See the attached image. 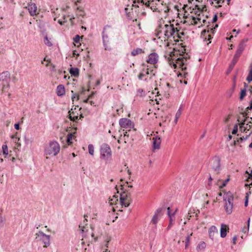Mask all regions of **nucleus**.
I'll use <instances>...</instances> for the list:
<instances>
[{
    "instance_id": "obj_45",
    "label": "nucleus",
    "mask_w": 252,
    "mask_h": 252,
    "mask_svg": "<svg viewBox=\"0 0 252 252\" xmlns=\"http://www.w3.org/2000/svg\"><path fill=\"white\" fill-rule=\"evenodd\" d=\"M229 181V178H227L224 181H223L222 185L221 186V188L225 187Z\"/></svg>"
},
{
    "instance_id": "obj_2",
    "label": "nucleus",
    "mask_w": 252,
    "mask_h": 252,
    "mask_svg": "<svg viewBox=\"0 0 252 252\" xmlns=\"http://www.w3.org/2000/svg\"><path fill=\"white\" fill-rule=\"evenodd\" d=\"M188 59L187 57H180L176 60L175 62L173 61H169V64L171 66L173 65L174 68H176L177 66L181 68L182 71L184 73L185 76L188 74V72H185L187 69Z\"/></svg>"
},
{
    "instance_id": "obj_43",
    "label": "nucleus",
    "mask_w": 252,
    "mask_h": 252,
    "mask_svg": "<svg viewBox=\"0 0 252 252\" xmlns=\"http://www.w3.org/2000/svg\"><path fill=\"white\" fill-rule=\"evenodd\" d=\"M63 20H61V19H59L58 20V22L59 24H60L61 25H63L64 23V22H65V18L64 16H63Z\"/></svg>"
},
{
    "instance_id": "obj_63",
    "label": "nucleus",
    "mask_w": 252,
    "mask_h": 252,
    "mask_svg": "<svg viewBox=\"0 0 252 252\" xmlns=\"http://www.w3.org/2000/svg\"><path fill=\"white\" fill-rule=\"evenodd\" d=\"M76 98V95L75 94H74L72 96V101H74V99Z\"/></svg>"
},
{
    "instance_id": "obj_17",
    "label": "nucleus",
    "mask_w": 252,
    "mask_h": 252,
    "mask_svg": "<svg viewBox=\"0 0 252 252\" xmlns=\"http://www.w3.org/2000/svg\"><path fill=\"white\" fill-rule=\"evenodd\" d=\"M228 227L226 224H222L220 228V237L224 238L227 235Z\"/></svg>"
},
{
    "instance_id": "obj_56",
    "label": "nucleus",
    "mask_w": 252,
    "mask_h": 252,
    "mask_svg": "<svg viewBox=\"0 0 252 252\" xmlns=\"http://www.w3.org/2000/svg\"><path fill=\"white\" fill-rule=\"evenodd\" d=\"M17 132H16L15 133V134L12 135L11 137V138L12 139H15V140H17V138H18V137H17Z\"/></svg>"
},
{
    "instance_id": "obj_16",
    "label": "nucleus",
    "mask_w": 252,
    "mask_h": 252,
    "mask_svg": "<svg viewBox=\"0 0 252 252\" xmlns=\"http://www.w3.org/2000/svg\"><path fill=\"white\" fill-rule=\"evenodd\" d=\"M153 147L154 149H158L160 148L161 140L159 137L157 136L153 138Z\"/></svg>"
},
{
    "instance_id": "obj_19",
    "label": "nucleus",
    "mask_w": 252,
    "mask_h": 252,
    "mask_svg": "<svg viewBox=\"0 0 252 252\" xmlns=\"http://www.w3.org/2000/svg\"><path fill=\"white\" fill-rule=\"evenodd\" d=\"M117 202H118V196L117 195L115 194L112 197L109 198V203L111 205L117 204Z\"/></svg>"
},
{
    "instance_id": "obj_44",
    "label": "nucleus",
    "mask_w": 252,
    "mask_h": 252,
    "mask_svg": "<svg viewBox=\"0 0 252 252\" xmlns=\"http://www.w3.org/2000/svg\"><path fill=\"white\" fill-rule=\"evenodd\" d=\"M248 198H249V194H248V193H247V195L245 197V207H247L248 206Z\"/></svg>"
},
{
    "instance_id": "obj_8",
    "label": "nucleus",
    "mask_w": 252,
    "mask_h": 252,
    "mask_svg": "<svg viewBox=\"0 0 252 252\" xmlns=\"http://www.w3.org/2000/svg\"><path fill=\"white\" fill-rule=\"evenodd\" d=\"M164 35L167 38H169L173 35L174 38H175V36L174 35V34L176 33L177 28H175L173 24H165L164 25Z\"/></svg>"
},
{
    "instance_id": "obj_41",
    "label": "nucleus",
    "mask_w": 252,
    "mask_h": 252,
    "mask_svg": "<svg viewBox=\"0 0 252 252\" xmlns=\"http://www.w3.org/2000/svg\"><path fill=\"white\" fill-rule=\"evenodd\" d=\"M20 140V138H18L17 140H15V142L16 143V145L17 146V149L19 147H20L21 146V143L19 142Z\"/></svg>"
},
{
    "instance_id": "obj_60",
    "label": "nucleus",
    "mask_w": 252,
    "mask_h": 252,
    "mask_svg": "<svg viewBox=\"0 0 252 252\" xmlns=\"http://www.w3.org/2000/svg\"><path fill=\"white\" fill-rule=\"evenodd\" d=\"M252 122L251 121H250V122H248L247 125L249 126L250 128H251V127L252 126Z\"/></svg>"
},
{
    "instance_id": "obj_30",
    "label": "nucleus",
    "mask_w": 252,
    "mask_h": 252,
    "mask_svg": "<svg viewBox=\"0 0 252 252\" xmlns=\"http://www.w3.org/2000/svg\"><path fill=\"white\" fill-rule=\"evenodd\" d=\"M89 153L90 155L93 156L94 153V147L92 144H90L88 146Z\"/></svg>"
},
{
    "instance_id": "obj_32",
    "label": "nucleus",
    "mask_w": 252,
    "mask_h": 252,
    "mask_svg": "<svg viewBox=\"0 0 252 252\" xmlns=\"http://www.w3.org/2000/svg\"><path fill=\"white\" fill-rule=\"evenodd\" d=\"M192 233H190L189 235H188L186 237V249L187 248V247H188V246L189 245V241H190V236L192 235Z\"/></svg>"
},
{
    "instance_id": "obj_59",
    "label": "nucleus",
    "mask_w": 252,
    "mask_h": 252,
    "mask_svg": "<svg viewBox=\"0 0 252 252\" xmlns=\"http://www.w3.org/2000/svg\"><path fill=\"white\" fill-rule=\"evenodd\" d=\"M193 212L191 211V215H193V214H195V216H197L198 213H199V211L197 210L196 212H194V210H193Z\"/></svg>"
},
{
    "instance_id": "obj_64",
    "label": "nucleus",
    "mask_w": 252,
    "mask_h": 252,
    "mask_svg": "<svg viewBox=\"0 0 252 252\" xmlns=\"http://www.w3.org/2000/svg\"><path fill=\"white\" fill-rule=\"evenodd\" d=\"M249 91H250V93H251V94H252V86H251V87H250V89H249Z\"/></svg>"
},
{
    "instance_id": "obj_21",
    "label": "nucleus",
    "mask_w": 252,
    "mask_h": 252,
    "mask_svg": "<svg viewBox=\"0 0 252 252\" xmlns=\"http://www.w3.org/2000/svg\"><path fill=\"white\" fill-rule=\"evenodd\" d=\"M70 73L75 77L79 75V69L77 68H71L70 69Z\"/></svg>"
},
{
    "instance_id": "obj_61",
    "label": "nucleus",
    "mask_w": 252,
    "mask_h": 252,
    "mask_svg": "<svg viewBox=\"0 0 252 252\" xmlns=\"http://www.w3.org/2000/svg\"><path fill=\"white\" fill-rule=\"evenodd\" d=\"M247 137H246V138H244V137H240L239 138V139H238L239 140V142L240 141V142H242L244 140L246 139Z\"/></svg>"
},
{
    "instance_id": "obj_25",
    "label": "nucleus",
    "mask_w": 252,
    "mask_h": 252,
    "mask_svg": "<svg viewBox=\"0 0 252 252\" xmlns=\"http://www.w3.org/2000/svg\"><path fill=\"white\" fill-rule=\"evenodd\" d=\"M182 109L181 107H180L178 109V110L177 111V112H176V115H175V124L177 123L178 119L181 116V115L182 114Z\"/></svg>"
},
{
    "instance_id": "obj_28",
    "label": "nucleus",
    "mask_w": 252,
    "mask_h": 252,
    "mask_svg": "<svg viewBox=\"0 0 252 252\" xmlns=\"http://www.w3.org/2000/svg\"><path fill=\"white\" fill-rule=\"evenodd\" d=\"M126 14V16L129 19H131V17L130 16V10H132V8H131L130 9L128 8V7H126L125 9Z\"/></svg>"
},
{
    "instance_id": "obj_40",
    "label": "nucleus",
    "mask_w": 252,
    "mask_h": 252,
    "mask_svg": "<svg viewBox=\"0 0 252 252\" xmlns=\"http://www.w3.org/2000/svg\"><path fill=\"white\" fill-rule=\"evenodd\" d=\"M237 131H238V126H237V125H235L234 126L233 130L232 131V134H235L237 132Z\"/></svg>"
},
{
    "instance_id": "obj_14",
    "label": "nucleus",
    "mask_w": 252,
    "mask_h": 252,
    "mask_svg": "<svg viewBox=\"0 0 252 252\" xmlns=\"http://www.w3.org/2000/svg\"><path fill=\"white\" fill-rule=\"evenodd\" d=\"M158 58L157 54L155 53H152L149 56L147 62L149 63L155 64L158 62Z\"/></svg>"
},
{
    "instance_id": "obj_54",
    "label": "nucleus",
    "mask_w": 252,
    "mask_h": 252,
    "mask_svg": "<svg viewBox=\"0 0 252 252\" xmlns=\"http://www.w3.org/2000/svg\"><path fill=\"white\" fill-rule=\"evenodd\" d=\"M79 228H80V230H81L82 232L83 233V232L85 231V227L83 226H82L81 225H79Z\"/></svg>"
},
{
    "instance_id": "obj_4",
    "label": "nucleus",
    "mask_w": 252,
    "mask_h": 252,
    "mask_svg": "<svg viewBox=\"0 0 252 252\" xmlns=\"http://www.w3.org/2000/svg\"><path fill=\"white\" fill-rule=\"evenodd\" d=\"M100 158L105 160H109L111 157L112 152L110 147L106 144H103L100 149Z\"/></svg>"
},
{
    "instance_id": "obj_10",
    "label": "nucleus",
    "mask_w": 252,
    "mask_h": 252,
    "mask_svg": "<svg viewBox=\"0 0 252 252\" xmlns=\"http://www.w3.org/2000/svg\"><path fill=\"white\" fill-rule=\"evenodd\" d=\"M119 124L121 127L128 129V131L133 127V125L131 121L127 118L121 119L119 121Z\"/></svg>"
},
{
    "instance_id": "obj_24",
    "label": "nucleus",
    "mask_w": 252,
    "mask_h": 252,
    "mask_svg": "<svg viewBox=\"0 0 252 252\" xmlns=\"http://www.w3.org/2000/svg\"><path fill=\"white\" fill-rule=\"evenodd\" d=\"M245 42V41L244 40H243L241 42V43H239L237 50L242 53L243 52L245 48V45L244 44Z\"/></svg>"
},
{
    "instance_id": "obj_20",
    "label": "nucleus",
    "mask_w": 252,
    "mask_h": 252,
    "mask_svg": "<svg viewBox=\"0 0 252 252\" xmlns=\"http://www.w3.org/2000/svg\"><path fill=\"white\" fill-rule=\"evenodd\" d=\"M144 53L143 50L141 48H137L135 49H134L131 53V55L132 56H135L138 54H140Z\"/></svg>"
},
{
    "instance_id": "obj_5",
    "label": "nucleus",
    "mask_w": 252,
    "mask_h": 252,
    "mask_svg": "<svg viewBox=\"0 0 252 252\" xmlns=\"http://www.w3.org/2000/svg\"><path fill=\"white\" fill-rule=\"evenodd\" d=\"M0 80L2 83V91L3 92L5 88H9L10 87V73L7 71L0 73Z\"/></svg>"
},
{
    "instance_id": "obj_31",
    "label": "nucleus",
    "mask_w": 252,
    "mask_h": 252,
    "mask_svg": "<svg viewBox=\"0 0 252 252\" xmlns=\"http://www.w3.org/2000/svg\"><path fill=\"white\" fill-rule=\"evenodd\" d=\"M111 237L110 236H107L106 237L104 241L105 242V246L106 248H108L109 243L111 241Z\"/></svg>"
},
{
    "instance_id": "obj_52",
    "label": "nucleus",
    "mask_w": 252,
    "mask_h": 252,
    "mask_svg": "<svg viewBox=\"0 0 252 252\" xmlns=\"http://www.w3.org/2000/svg\"><path fill=\"white\" fill-rule=\"evenodd\" d=\"M237 239V237L236 236H234L232 239L233 243L234 245L236 244V241Z\"/></svg>"
},
{
    "instance_id": "obj_57",
    "label": "nucleus",
    "mask_w": 252,
    "mask_h": 252,
    "mask_svg": "<svg viewBox=\"0 0 252 252\" xmlns=\"http://www.w3.org/2000/svg\"><path fill=\"white\" fill-rule=\"evenodd\" d=\"M249 118V117H246V118L245 119L244 121L243 122H242L241 124H240V126H242L243 125H244L245 124V122L247 121L248 120V119Z\"/></svg>"
},
{
    "instance_id": "obj_46",
    "label": "nucleus",
    "mask_w": 252,
    "mask_h": 252,
    "mask_svg": "<svg viewBox=\"0 0 252 252\" xmlns=\"http://www.w3.org/2000/svg\"><path fill=\"white\" fill-rule=\"evenodd\" d=\"M145 76V74H144L143 73H140L139 74V75H138V79H139V80H141V79H142V78H143V77H144Z\"/></svg>"
},
{
    "instance_id": "obj_29",
    "label": "nucleus",
    "mask_w": 252,
    "mask_h": 252,
    "mask_svg": "<svg viewBox=\"0 0 252 252\" xmlns=\"http://www.w3.org/2000/svg\"><path fill=\"white\" fill-rule=\"evenodd\" d=\"M44 43L45 44L49 46V47H51L52 46V42L50 41V40L48 39V37L46 36L44 38Z\"/></svg>"
},
{
    "instance_id": "obj_33",
    "label": "nucleus",
    "mask_w": 252,
    "mask_h": 252,
    "mask_svg": "<svg viewBox=\"0 0 252 252\" xmlns=\"http://www.w3.org/2000/svg\"><path fill=\"white\" fill-rule=\"evenodd\" d=\"M3 154L5 155H8V148L6 145H3L2 147Z\"/></svg>"
},
{
    "instance_id": "obj_37",
    "label": "nucleus",
    "mask_w": 252,
    "mask_h": 252,
    "mask_svg": "<svg viewBox=\"0 0 252 252\" xmlns=\"http://www.w3.org/2000/svg\"><path fill=\"white\" fill-rule=\"evenodd\" d=\"M176 33L177 37L178 38H181V35H183L184 34V32H180L179 31V30H178L177 29H176Z\"/></svg>"
},
{
    "instance_id": "obj_62",
    "label": "nucleus",
    "mask_w": 252,
    "mask_h": 252,
    "mask_svg": "<svg viewBox=\"0 0 252 252\" xmlns=\"http://www.w3.org/2000/svg\"><path fill=\"white\" fill-rule=\"evenodd\" d=\"M127 169V172L128 175L130 176L131 174V172L130 171L129 169L128 168V167H126Z\"/></svg>"
},
{
    "instance_id": "obj_12",
    "label": "nucleus",
    "mask_w": 252,
    "mask_h": 252,
    "mask_svg": "<svg viewBox=\"0 0 252 252\" xmlns=\"http://www.w3.org/2000/svg\"><path fill=\"white\" fill-rule=\"evenodd\" d=\"M27 8L31 15L33 16L36 15L37 7L35 3L32 2H30L28 5Z\"/></svg>"
},
{
    "instance_id": "obj_13",
    "label": "nucleus",
    "mask_w": 252,
    "mask_h": 252,
    "mask_svg": "<svg viewBox=\"0 0 252 252\" xmlns=\"http://www.w3.org/2000/svg\"><path fill=\"white\" fill-rule=\"evenodd\" d=\"M162 208H158L155 212L154 216L152 220V222L154 224H156L158 220V219L162 215Z\"/></svg>"
},
{
    "instance_id": "obj_22",
    "label": "nucleus",
    "mask_w": 252,
    "mask_h": 252,
    "mask_svg": "<svg viewBox=\"0 0 252 252\" xmlns=\"http://www.w3.org/2000/svg\"><path fill=\"white\" fill-rule=\"evenodd\" d=\"M248 86L246 83H245V88L241 90L240 96V99L242 100L246 95V87Z\"/></svg>"
},
{
    "instance_id": "obj_49",
    "label": "nucleus",
    "mask_w": 252,
    "mask_h": 252,
    "mask_svg": "<svg viewBox=\"0 0 252 252\" xmlns=\"http://www.w3.org/2000/svg\"><path fill=\"white\" fill-rule=\"evenodd\" d=\"M247 110H252V100L250 102V105L249 106H248L247 108H246Z\"/></svg>"
},
{
    "instance_id": "obj_26",
    "label": "nucleus",
    "mask_w": 252,
    "mask_h": 252,
    "mask_svg": "<svg viewBox=\"0 0 252 252\" xmlns=\"http://www.w3.org/2000/svg\"><path fill=\"white\" fill-rule=\"evenodd\" d=\"M250 72L248 74V76L247 77V80L249 82H250L251 81H252V65L250 66Z\"/></svg>"
},
{
    "instance_id": "obj_55",
    "label": "nucleus",
    "mask_w": 252,
    "mask_h": 252,
    "mask_svg": "<svg viewBox=\"0 0 252 252\" xmlns=\"http://www.w3.org/2000/svg\"><path fill=\"white\" fill-rule=\"evenodd\" d=\"M167 215H168V217L172 215V214L170 212V207L167 208Z\"/></svg>"
},
{
    "instance_id": "obj_50",
    "label": "nucleus",
    "mask_w": 252,
    "mask_h": 252,
    "mask_svg": "<svg viewBox=\"0 0 252 252\" xmlns=\"http://www.w3.org/2000/svg\"><path fill=\"white\" fill-rule=\"evenodd\" d=\"M193 216V215H191V210H190L189 212V213H188V216L187 217L188 219L189 220L190 219V218L192 217Z\"/></svg>"
},
{
    "instance_id": "obj_23",
    "label": "nucleus",
    "mask_w": 252,
    "mask_h": 252,
    "mask_svg": "<svg viewBox=\"0 0 252 252\" xmlns=\"http://www.w3.org/2000/svg\"><path fill=\"white\" fill-rule=\"evenodd\" d=\"M176 211H177V210H176L173 213H172L171 216H169V223H170V225H173V224L174 223V222L175 220V218L174 216H175V213Z\"/></svg>"
},
{
    "instance_id": "obj_47",
    "label": "nucleus",
    "mask_w": 252,
    "mask_h": 252,
    "mask_svg": "<svg viewBox=\"0 0 252 252\" xmlns=\"http://www.w3.org/2000/svg\"><path fill=\"white\" fill-rule=\"evenodd\" d=\"M250 219L248 220V226H247V228H244L243 229V231L246 233V230H245V229H246L247 231H248L249 229V226H250Z\"/></svg>"
},
{
    "instance_id": "obj_3",
    "label": "nucleus",
    "mask_w": 252,
    "mask_h": 252,
    "mask_svg": "<svg viewBox=\"0 0 252 252\" xmlns=\"http://www.w3.org/2000/svg\"><path fill=\"white\" fill-rule=\"evenodd\" d=\"M35 240L43 243L44 248H47L50 245V236L44 234L41 231H39L35 233Z\"/></svg>"
},
{
    "instance_id": "obj_39",
    "label": "nucleus",
    "mask_w": 252,
    "mask_h": 252,
    "mask_svg": "<svg viewBox=\"0 0 252 252\" xmlns=\"http://www.w3.org/2000/svg\"><path fill=\"white\" fill-rule=\"evenodd\" d=\"M80 37L79 35H76L74 38V42L76 43H79Z\"/></svg>"
},
{
    "instance_id": "obj_36",
    "label": "nucleus",
    "mask_w": 252,
    "mask_h": 252,
    "mask_svg": "<svg viewBox=\"0 0 252 252\" xmlns=\"http://www.w3.org/2000/svg\"><path fill=\"white\" fill-rule=\"evenodd\" d=\"M216 1V3L218 4V7H220L221 4L223 3L224 0H214ZM228 2H229L231 0H227Z\"/></svg>"
},
{
    "instance_id": "obj_38",
    "label": "nucleus",
    "mask_w": 252,
    "mask_h": 252,
    "mask_svg": "<svg viewBox=\"0 0 252 252\" xmlns=\"http://www.w3.org/2000/svg\"><path fill=\"white\" fill-rule=\"evenodd\" d=\"M242 53V52L237 50L234 57L235 58V59H239Z\"/></svg>"
},
{
    "instance_id": "obj_48",
    "label": "nucleus",
    "mask_w": 252,
    "mask_h": 252,
    "mask_svg": "<svg viewBox=\"0 0 252 252\" xmlns=\"http://www.w3.org/2000/svg\"><path fill=\"white\" fill-rule=\"evenodd\" d=\"M238 59H235V57L233 58V59L232 62V66H234L236 62L238 61Z\"/></svg>"
},
{
    "instance_id": "obj_1",
    "label": "nucleus",
    "mask_w": 252,
    "mask_h": 252,
    "mask_svg": "<svg viewBox=\"0 0 252 252\" xmlns=\"http://www.w3.org/2000/svg\"><path fill=\"white\" fill-rule=\"evenodd\" d=\"M60 151V144L56 141L50 142L45 149V154L51 157L57 156Z\"/></svg>"
},
{
    "instance_id": "obj_15",
    "label": "nucleus",
    "mask_w": 252,
    "mask_h": 252,
    "mask_svg": "<svg viewBox=\"0 0 252 252\" xmlns=\"http://www.w3.org/2000/svg\"><path fill=\"white\" fill-rule=\"evenodd\" d=\"M218 229L215 226H212L209 229V235L210 238L213 240L215 235L218 234Z\"/></svg>"
},
{
    "instance_id": "obj_34",
    "label": "nucleus",
    "mask_w": 252,
    "mask_h": 252,
    "mask_svg": "<svg viewBox=\"0 0 252 252\" xmlns=\"http://www.w3.org/2000/svg\"><path fill=\"white\" fill-rule=\"evenodd\" d=\"M197 20H200V19L196 18H195V17H192L191 21V22H190V24H191V25H196V24H197Z\"/></svg>"
},
{
    "instance_id": "obj_35",
    "label": "nucleus",
    "mask_w": 252,
    "mask_h": 252,
    "mask_svg": "<svg viewBox=\"0 0 252 252\" xmlns=\"http://www.w3.org/2000/svg\"><path fill=\"white\" fill-rule=\"evenodd\" d=\"M69 118L71 121L74 122L76 121L78 119V115H74V116H72L71 114H69Z\"/></svg>"
},
{
    "instance_id": "obj_18",
    "label": "nucleus",
    "mask_w": 252,
    "mask_h": 252,
    "mask_svg": "<svg viewBox=\"0 0 252 252\" xmlns=\"http://www.w3.org/2000/svg\"><path fill=\"white\" fill-rule=\"evenodd\" d=\"M57 94L58 96H63L65 94V89L63 85H59L57 88Z\"/></svg>"
},
{
    "instance_id": "obj_53",
    "label": "nucleus",
    "mask_w": 252,
    "mask_h": 252,
    "mask_svg": "<svg viewBox=\"0 0 252 252\" xmlns=\"http://www.w3.org/2000/svg\"><path fill=\"white\" fill-rule=\"evenodd\" d=\"M14 127H15V128L16 129H17V130H19V128H20V126H19V124H18V123H17V124H15L14 125Z\"/></svg>"
},
{
    "instance_id": "obj_9",
    "label": "nucleus",
    "mask_w": 252,
    "mask_h": 252,
    "mask_svg": "<svg viewBox=\"0 0 252 252\" xmlns=\"http://www.w3.org/2000/svg\"><path fill=\"white\" fill-rule=\"evenodd\" d=\"M220 159L218 156H215L211 160V165L212 169L217 174L219 173L220 170Z\"/></svg>"
},
{
    "instance_id": "obj_11",
    "label": "nucleus",
    "mask_w": 252,
    "mask_h": 252,
    "mask_svg": "<svg viewBox=\"0 0 252 252\" xmlns=\"http://www.w3.org/2000/svg\"><path fill=\"white\" fill-rule=\"evenodd\" d=\"M110 29V26H105L103 29V31L102 33V39H103V43L104 46H105V50H107V47L106 46V44L107 42H109V40L108 39V33H110V32H107V30Z\"/></svg>"
},
{
    "instance_id": "obj_58",
    "label": "nucleus",
    "mask_w": 252,
    "mask_h": 252,
    "mask_svg": "<svg viewBox=\"0 0 252 252\" xmlns=\"http://www.w3.org/2000/svg\"><path fill=\"white\" fill-rule=\"evenodd\" d=\"M124 135L123 136H122V137L123 138H125V137H128V134H127V131H126L125 132H124Z\"/></svg>"
},
{
    "instance_id": "obj_42",
    "label": "nucleus",
    "mask_w": 252,
    "mask_h": 252,
    "mask_svg": "<svg viewBox=\"0 0 252 252\" xmlns=\"http://www.w3.org/2000/svg\"><path fill=\"white\" fill-rule=\"evenodd\" d=\"M138 3H141L143 4H145L147 7H149L150 6L149 1H148L146 3H144L143 0H138Z\"/></svg>"
},
{
    "instance_id": "obj_51",
    "label": "nucleus",
    "mask_w": 252,
    "mask_h": 252,
    "mask_svg": "<svg viewBox=\"0 0 252 252\" xmlns=\"http://www.w3.org/2000/svg\"><path fill=\"white\" fill-rule=\"evenodd\" d=\"M218 17L217 15H215L213 18V23L216 22L217 21Z\"/></svg>"
},
{
    "instance_id": "obj_6",
    "label": "nucleus",
    "mask_w": 252,
    "mask_h": 252,
    "mask_svg": "<svg viewBox=\"0 0 252 252\" xmlns=\"http://www.w3.org/2000/svg\"><path fill=\"white\" fill-rule=\"evenodd\" d=\"M120 200L122 205L128 207L132 201L130 193L127 191H123L121 193Z\"/></svg>"
},
{
    "instance_id": "obj_27",
    "label": "nucleus",
    "mask_w": 252,
    "mask_h": 252,
    "mask_svg": "<svg viewBox=\"0 0 252 252\" xmlns=\"http://www.w3.org/2000/svg\"><path fill=\"white\" fill-rule=\"evenodd\" d=\"M73 135L72 133H69L68 134L66 138V141L68 145H71L72 144V140Z\"/></svg>"
},
{
    "instance_id": "obj_7",
    "label": "nucleus",
    "mask_w": 252,
    "mask_h": 252,
    "mask_svg": "<svg viewBox=\"0 0 252 252\" xmlns=\"http://www.w3.org/2000/svg\"><path fill=\"white\" fill-rule=\"evenodd\" d=\"M223 200L225 201L224 208L228 214H230L232 212L233 197L231 196H228L227 197H223Z\"/></svg>"
}]
</instances>
